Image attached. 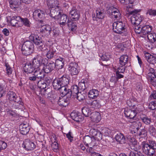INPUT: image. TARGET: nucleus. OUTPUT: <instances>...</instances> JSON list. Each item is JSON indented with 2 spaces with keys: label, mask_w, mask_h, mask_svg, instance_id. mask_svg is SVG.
I'll list each match as a JSON object with an SVG mask.
<instances>
[{
  "label": "nucleus",
  "mask_w": 156,
  "mask_h": 156,
  "mask_svg": "<svg viewBox=\"0 0 156 156\" xmlns=\"http://www.w3.org/2000/svg\"><path fill=\"white\" fill-rule=\"evenodd\" d=\"M140 12V10L134 9L129 12V15H132L130 18V20L133 24L136 25L135 31L138 34H141L142 30V27H141L139 25L140 22L142 20V17L138 13Z\"/></svg>",
  "instance_id": "1"
},
{
  "label": "nucleus",
  "mask_w": 156,
  "mask_h": 156,
  "mask_svg": "<svg viewBox=\"0 0 156 156\" xmlns=\"http://www.w3.org/2000/svg\"><path fill=\"white\" fill-rule=\"evenodd\" d=\"M142 145L144 152L148 156H155L156 142L152 140H149L148 143L143 142L142 143Z\"/></svg>",
  "instance_id": "2"
},
{
  "label": "nucleus",
  "mask_w": 156,
  "mask_h": 156,
  "mask_svg": "<svg viewBox=\"0 0 156 156\" xmlns=\"http://www.w3.org/2000/svg\"><path fill=\"white\" fill-rule=\"evenodd\" d=\"M34 45L33 43L29 41L25 42L22 45L21 51L23 54L28 55L33 51Z\"/></svg>",
  "instance_id": "3"
},
{
  "label": "nucleus",
  "mask_w": 156,
  "mask_h": 156,
  "mask_svg": "<svg viewBox=\"0 0 156 156\" xmlns=\"http://www.w3.org/2000/svg\"><path fill=\"white\" fill-rule=\"evenodd\" d=\"M69 78L67 75H64L58 79H55L53 82V87H55L56 89H58L59 85L61 86H67L69 84Z\"/></svg>",
  "instance_id": "4"
},
{
  "label": "nucleus",
  "mask_w": 156,
  "mask_h": 156,
  "mask_svg": "<svg viewBox=\"0 0 156 156\" xmlns=\"http://www.w3.org/2000/svg\"><path fill=\"white\" fill-rule=\"evenodd\" d=\"M29 39L36 45H40L39 49L41 50H43L45 47V45L44 44V41L42 40L41 37L36 34H32L29 36Z\"/></svg>",
  "instance_id": "5"
},
{
  "label": "nucleus",
  "mask_w": 156,
  "mask_h": 156,
  "mask_svg": "<svg viewBox=\"0 0 156 156\" xmlns=\"http://www.w3.org/2000/svg\"><path fill=\"white\" fill-rule=\"evenodd\" d=\"M113 30L115 33L121 34L125 31V26L122 21L114 22L113 24Z\"/></svg>",
  "instance_id": "6"
},
{
  "label": "nucleus",
  "mask_w": 156,
  "mask_h": 156,
  "mask_svg": "<svg viewBox=\"0 0 156 156\" xmlns=\"http://www.w3.org/2000/svg\"><path fill=\"white\" fill-rule=\"evenodd\" d=\"M51 8L50 16L55 20L58 17V15L62 13V11L58 6H55L54 7Z\"/></svg>",
  "instance_id": "7"
},
{
  "label": "nucleus",
  "mask_w": 156,
  "mask_h": 156,
  "mask_svg": "<svg viewBox=\"0 0 156 156\" xmlns=\"http://www.w3.org/2000/svg\"><path fill=\"white\" fill-rule=\"evenodd\" d=\"M42 57L39 55H37L34 58L32 64L36 70L40 69V67L42 64Z\"/></svg>",
  "instance_id": "8"
},
{
  "label": "nucleus",
  "mask_w": 156,
  "mask_h": 156,
  "mask_svg": "<svg viewBox=\"0 0 156 156\" xmlns=\"http://www.w3.org/2000/svg\"><path fill=\"white\" fill-rule=\"evenodd\" d=\"M137 113V111L136 109H125L124 111V114L127 117H129L132 119L131 121L136 119V115Z\"/></svg>",
  "instance_id": "9"
},
{
  "label": "nucleus",
  "mask_w": 156,
  "mask_h": 156,
  "mask_svg": "<svg viewBox=\"0 0 156 156\" xmlns=\"http://www.w3.org/2000/svg\"><path fill=\"white\" fill-rule=\"evenodd\" d=\"M22 147L27 151H31L35 148L36 145L33 142L27 139L24 141Z\"/></svg>",
  "instance_id": "10"
},
{
  "label": "nucleus",
  "mask_w": 156,
  "mask_h": 156,
  "mask_svg": "<svg viewBox=\"0 0 156 156\" xmlns=\"http://www.w3.org/2000/svg\"><path fill=\"white\" fill-rule=\"evenodd\" d=\"M33 18L37 20H40V21H42V20L45 18V12L40 9L35 10L33 13Z\"/></svg>",
  "instance_id": "11"
},
{
  "label": "nucleus",
  "mask_w": 156,
  "mask_h": 156,
  "mask_svg": "<svg viewBox=\"0 0 156 156\" xmlns=\"http://www.w3.org/2000/svg\"><path fill=\"white\" fill-rule=\"evenodd\" d=\"M147 78L151 83L156 82V70L150 68L147 75Z\"/></svg>",
  "instance_id": "12"
},
{
  "label": "nucleus",
  "mask_w": 156,
  "mask_h": 156,
  "mask_svg": "<svg viewBox=\"0 0 156 156\" xmlns=\"http://www.w3.org/2000/svg\"><path fill=\"white\" fill-rule=\"evenodd\" d=\"M59 85L58 89H57L55 88V87H53L54 89L57 90H59L60 93L62 96L70 97V94L71 93L70 92V90L69 89L67 90L66 87L67 86Z\"/></svg>",
  "instance_id": "13"
},
{
  "label": "nucleus",
  "mask_w": 156,
  "mask_h": 156,
  "mask_svg": "<svg viewBox=\"0 0 156 156\" xmlns=\"http://www.w3.org/2000/svg\"><path fill=\"white\" fill-rule=\"evenodd\" d=\"M70 97L66 96L59 97L58 103L61 106L66 107L69 103V99Z\"/></svg>",
  "instance_id": "14"
},
{
  "label": "nucleus",
  "mask_w": 156,
  "mask_h": 156,
  "mask_svg": "<svg viewBox=\"0 0 156 156\" xmlns=\"http://www.w3.org/2000/svg\"><path fill=\"white\" fill-rule=\"evenodd\" d=\"M45 50L47 52L46 54L47 57L49 59L52 58L56 55V52L58 49L55 46H53L51 47L49 50L47 48L45 49Z\"/></svg>",
  "instance_id": "15"
},
{
  "label": "nucleus",
  "mask_w": 156,
  "mask_h": 156,
  "mask_svg": "<svg viewBox=\"0 0 156 156\" xmlns=\"http://www.w3.org/2000/svg\"><path fill=\"white\" fill-rule=\"evenodd\" d=\"M83 142L86 146L90 145V146H95V143L94 138L90 136H85L83 138Z\"/></svg>",
  "instance_id": "16"
},
{
  "label": "nucleus",
  "mask_w": 156,
  "mask_h": 156,
  "mask_svg": "<svg viewBox=\"0 0 156 156\" xmlns=\"http://www.w3.org/2000/svg\"><path fill=\"white\" fill-rule=\"evenodd\" d=\"M55 68V65L54 62L47 63L44 65L42 70L44 73H48L51 72Z\"/></svg>",
  "instance_id": "17"
},
{
  "label": "nucleus",
  "mask_w": 156,
  "mask_h": 156,
  "mask_svg": "<svg viewBox=\"0 0 156 156\" xmlns=\"http://www.w3.org/2000/svg\"><path fill=\"white\" fill-rule=\"evenodd\" d=\"M19 128L20 133L23 135L27 134L30 130L28 124L25 122L20 125Z\"/></svg>",
  "instance_id": "18"
},
{
  "label": "nucleus",
  "mask_w": 156,
  "mask_h": 156,
  "mask_svg": "<svg viewBox=\"0 0 156 156\" xmlns=\"http://www.w3.org/2000/svg\"><path fill=\"white\" fill-rule=\"evenodd\" d=\"M78 66L77 64L76 63L72 62L70 64L68 69L72 75L77 74L78 73Z\"/></svg>",
  "instance_id": "19"
},
{
  "label": "nucleus",
  "mask_w": 156,
  "mask_h": 156,
  "mask_svg": "<svg viewBox=\"0 0 156 156\" xmlns=\"http://www.w3.org/2000/svg\"><path fill=\"white\" fill-rule=\"evenodd\" d=\"M58 17L55 20L58 21L60 25L64 26L66 24V22L67 20V16L62 13L58 16Z\"/></svg>",
  "instance_id": "20"
},
{
  "label": "nucleus",
  "mask_w": 156,
  "mask_h": 156,
  "mask_svg": "<svg viewBox=\"0 0 156 156\" xmlns=\"http://www.w3.org/2000/svg\"><path fill=\"white\" fill-rule=\"evenodd\" d=\"M21 20V17L20 16H14L12 17L10 20V23L13 26L16 27H20L19 23Z\"/></svg>",
  "instance_id": "21"
},
{
  "label": "nucleus",
  "mask_w": 156,
  "mask_h": 156,
  "mask_svg": "<svg viewBox=\"0 0 156 156\" xmlns=\"http://www.w3.org/2000/svg\"><path fill=\"white\" fill-rule=\"evenodd\" d=\"M24 72L27 74H31L35 69L32 65L31 63H27L24 67Z\"/></svg>",
  "instance_id": "22"
},
{
  "label": "nucleus",
  "mask_w": 156,
  "mask_h": 156,
  "mask_svg": "<svg viewBox=\"0 0 156 156\" xmlns=\"http://www.w3.org/2000/svg\"><path fill=\"white\" fill-rule=\"evenodd\" d=\"M51 30V27L48 25L42 26L40 29V32L44 35H49L50 33Z\"/></svg>",
  "instance_id": "23"
},
{
  "label": "nucleus",
  "mask_w": 156,
  "mask_h": 156,
  "mask_svg": "<svg viewBox=\"0 0 156 156\" xmlns=\"http://www.w3.org/2000/svg\"><path fill=\"white\" fill-rule=\"evenodd\" d=\"M152 30V27L148 25H145L142 27V30L140 35L142 37H144V36L150 33Z\"/></svg>",
  "instance_id": "24"
},
{
  "label": "nucleus",
  "mask_w": 156,
  "mask_h": 156,
  "mask_svg": "<svg viewBox=\"0 0 156 156\" xmlns=\"http://www.w3.org/2000/svg\"><path fill=\"white\" fill-rule=\"evenodd\" d=\"M104 14L103 10H97L96 15L95 14L92 15L93 19L94 21H98V19H102L104 18Z\"/></svg>",
  "instance_id": "25"
},
{
  "label": "nucleus",
  "mask_w": 156,
  "mask_h": 156,
  "mask_svg": "<svg viewBox=\"0 0 156 156\" xmlns=\"http://www.w3.org/2000/svg\"><path fill=\"white\" fill-rule=\"evenodd\" d=\"M70 92V97L73 94V98H76L78 99V86L76 84L72 86Z\"/></svg>",
  "instance_id": "26"
},
{
  "label": "nucleus",
  "mask_w": 156,
  "mask_h": 156,
  "mask_svg": "<svg viewBox=\"0 0 156 156\" xmlns=\"http://www.w3.org/2000/svg\"><path fill=\"white\" fill-rule=\"evenodd\" d=\"M34 73L37 80L38 81H41L44 79V73L43 72L42 70H41L40 69L35 70Z\"/></svg>",
  "instance_id": "27"
},
{
  "label": "nucleus",
  "mask_w": 156,
  "mask_h": 156,
  "mask_svg": "<svg viewBox=\"0 0 156 156\" xmlns=\"http://www.w3.org/2000/svg\"><path fill=\"white\" fill-rule=\"evenodd\" d=\"M91 118L92 121L96 122H99L101 119V116L99 113L97 112H92Z\"/></svg>",
  "instance_id": "28"
},
{
  "label": "nucleus",
  "mask_w": 156,
  "mask_h": 156,
  "mask_svg": "<svg viewBox=\"0 0 156 156\" xmlns=\"http://www.w3.org/2000/svg\"><path fill=\"white\" fill-rule=\"evenodd\" d=\"M64 60L62 58H60L56 59L55 64V67L57 69H62L64 65Z\"/></svg>",
  "instance_id": "29"
},
{
  "label": "nucleus",
  "mask_w": 156,
  "mask_h": 156,
  "mask_svg": "<svg viewBox=\"0 0 156 156\" xmlns=\"http://www.w3.org/2000/svg\"><path fill=\"white\" fill-rule=\"evenodd\" d=\"M13 101L15 102V106H13L14 108H21V107L23 106L24 103L22 101V99L19 97H18L16 99Z\"/></svg>",
  "instance_id": "30"
},
{
  "label": "nucleus",
  "mask_w": 156,
  "mask_h": 156,
  "mask_svg": "<svg viewBox=\"0 0 156 156\" xmlns=\"http://www.w3.org/2000/svg\"><path fill=\"white\" fill-rule=\"evenodd\" d=\"M38 86L41 89H44V92H45V94H48V92L47 91L48 90H50L48 88L44 89L46 88V86L48 85L46 84V83L44 82V81H39L37 83Z\"/></svg>",
  "instance_id": "31"
},
{
  "label": "nucleus",
  "mask_w": 156,
  "mask_h": 156,
  "mask_svg": "<svg viewBox=\"0 0 156 156\" xmlns=\"http://www.w3.org/2000/svg\"><path fill=\"white\" fill-rule=\"evenodd\" d=\"M88 105L92 110L99 108L101 106L99 101L96 100L93 101L90 103H89Z\"/></svg>",
  "instance_id": "32"
},
{
  "label": "nucleus",
  "mask_w": 156,
  "mask_h": 156,
  "mask_svg": "<svg viewBox=\"0 0 156 156\" xmlns=\"http://www.w3.org/2000/svg\"><path fill=\"white\" fill-rule=\"evenodd\" d=\"M69 16L75 21L78 20V12L77 9L73 8L70 11Z\"/></svg>",
  "instance_id": "33"
},
{
  "label": "nucleus",
  "mask_w": 156,
  "mask_h": 156,
  "mask_svg": "<svg viewBox=\"0 0 156 156\" xmlns=\"http://www.w3.org/2000/svg\"><path fill=\"white\" fill-rule=\"evenodd\" d=\"M116 141L119 143L123 144L126 142V139L124 135L121 134H117L115 136Z\"/></svg>",
  "instance_id": "34"
},
{
  "label": "nucleus",
  "mask_w": 156,
  "mask_h": 156,
  "mask_svg": "<svg viewBox=\"0 0 156 156\" xmlns=\"http://www.w3.org/2000/svg\"><path fill=\"white\" fill-rule=\"evenodd\" d=\"M99 95V91L96 89H92L88 93L89 97L91 99H95Z\"/></svg>",
  "instance_id": "35"
},
{
  "label": "nucleus",
  "mask_w": 156,
  "mask_h": 156,
  "mask_svg": "<svg viewBox=\"0 0 156 156\" xmlns=\"http://www.w3.org/2000/svg\"><path fill=\"white\" fill-rule=\"evenodd\" d=\"M140 118L142 122L146 125H150L151 122V118L146 115H142L140 116Z\"/></svg>",
  "instance_id": "36"
},
{
  "label": "nucleus",
  "mask_w": 156,
  "mask_h": 156,
  "mask_svg": "<svg viewBox=\"0 0 156 156\" xmlns=\"http://www.w3.org/2000/svg\"><path fill=\"white\" fill-rule=\"evenodd\" d=\"M7 98L10 101H13L18 97L16 93L12 91H9L8 93Z\"/></svg>",
  "instance_id": "37"
},
{
  "label": "nucleus",
  "mask_w": 156,
  "mask_h": 156,
  "mask_svg": "<svg viewBox=\"0 0 156 156\" xmlns=\"http://www.w3.org/2000/svg\"><path fill=\"white\" fill-rule=\"evenodd\" d=\"M128 57L126 55L121 56L119 59L120 63L122 66H125L128 62Z\"/></svg>",
  "instance_id": "38"
},
{
  "label": "nucleus",
  "mask_w": 156,
  "mask_h": 156,
  "mask_svg": "<svg viewBox=\"0 0 156 156\" xmlns=\"http://www.w3.org/2000/svg\"><path fill=\"white\" fill-rule=\"evenodd\" d=\"M58 1L57 0H48L47 5L49 8L54 7L55 6H58Z\"/></svg>",
  "instance_id": "39"
},
{
  "label": "nucleus",
  "mask_w": 156,
  "mask_h": 156,
  "mask_svg": "<svg viewBox=\"0 0 156 156\" xmlns=\"http://www.w3.org/2000/svg\"><path fill=\"white\" fill-rule=\"evenodd\" d=\"M113 8V7H110L107 10V13L108 16L111 19H114V20H116V17L114 14V12H112L113 10L112 9Z\"/></svg>",
  "instance_id": "40"
},
{
  "label": "nucleus",
  "mask_w": 156,
  "mask_h": 156,
  "mask_svg": "<svg viewBox=\"0 0 156 156\" xmlns=\"http://www.w3.org/2000/svg\"><path fill=\"white\" fill-rule=\"evenodd\" d=\"M147 37L150 42L154 43L156 41V34L150 33L147 35Z\"/></svg>",
  "instance_id": "41"
},
{
  "label": "nucleus",
  "mask_w": 156,
  "mask_h": 156,
  "mask_svg": "<svg viewBox=\"0 0 156 156\" xmlns=\"http://www.w3.org/2000/svg\"><path fill=\"white\" fill-rule=\"evenodd\" d=\"M82 112L83 114L86 117L89 116L92 113L89 108L86 107L83 108Z\"/></svg>",
  "instance_id": "42"
},
{
  "label": "nucleus",
  "mask_w": 156,
  "mask_h": 156,
  "mask_svg": "<svg viewBox=\"0 0 156 156\" xmlns=\"http://www.w3.org/2000/svg\"><path fill=\"white\" fill-rule=\"evenodd\" d=\"M146 15L151 16H156V10L153 9L152 8H147Z\"/></svg>",
  "instance_id": "43"
},
{
  "label": "nucleus",
  "mask_w": 156,
  "mask_h": 156,
  "mask_svg": "<svg viewBox=\"0 0 156 156\" xmlns=\"http://www.w3.org/2000/svg\"><path fill=\"white\" fill-rule=\"evenodd\" d=\"M87 97L86 94L84 93V91L80 92L79 90V101L84 102L85 100L86 97Z\"/></svg>",
  "instance_id": "44"
},
{
  "label": "nucleus",
  "mask_w": 156,
  "mask_h": 156,
  "mask_svg": "<svg viewBox=\"0 0 156 156\" xmlns=\"http://www.w3.org/2000/svg\"><path fill=\"white\" fill-rule=\"evenodd\" d=\"M85 80H82L80 82H79V90H81L82 92L84 91L83 90L85 89Z\"/></svg>",
  "instance_id": "45"
},
{
  "label": "nucleus",
  "mask_w": 156,
  "mask_h": 156,
  "mask_svg": "<svg viewBox=\"0 0 156 156\" xmlns=\"http://www.w3.org/2000/svg\"><path fill=\"white\" fill-rule=\"evenodd\" d=\"M126 104L129 107H134L136 104V101H135L133 99L127 100L126 102Z\"/></svg>",
  "instance_id": "46"
},
{
  "label": "nucleus",
  "mask_w": 156,
  "mask_h": 156,
  "mask_svg": "<svg viewBox=\"0 0 156 156\" xmlns=\"http://www.w3.org/2000/svg\"><path fill=\"white\" fill-rule=\"evenodd\" d=\"M28 77L29 80L32 81H36L37 83L39 81L38 80H37V78L36 77V76L34 72V73L33 74H28Z\"/></svg>",
  "instance_id": "47"
},
{
  "label": "nucleus",
  "mask_w": 156,
  "mask_h": 156,
  "mask_svg": "<svg viewBox=\"0 0 156 156\" xmlns=\"http://www.w3.org/2000/svg\"><path fill=\"white\" fill-rule=\"evenodd\" d=\"M52 149L55 152H57L58 151V146L57 143L54 142L51 145Z\"/></svg>",
  "instance_id": "48"
},
{
  "label": "nucleus",
  "mask_w": 156,
  "mask_h": 156,
  "mask_svg": "<svg viewBox=\"0 0 156 156\" xmlns=\"http://www.w3.org/2000/svg\"><path fill=\"white\" fill-rule=\"evenodd\" d=\"M112 9L113 10L112 12H114V14L115 15V17H116V20L119 19L120 18L121 14L119 10L114 7Z\"/></svg>",
  "instance_id": "49"
},
{
  "label": "nucleus",
  "mask_w": 156,
  "mask_h": 156,
  "mask_svg": "<svg viewBox=\"0 0 156 156\" xmlns=\"http://www.w3.org/2000/svg\"><path fill=\"white\" fill-rule=\"evenodd\" d=\"M102 137V134H101V132L98 131L97 134L94 136V137H93V138H94V142H95V140L98 141H99L101 140Z\"/></svg>",
  "instance_id": "50"
},
{
  "label": "nucleus",
  "mask_w": 156,
  "mask_h": 156,
  "mask_svg": "<svg viewBox=\"0 0 156 156\" xmlns=\"http://www.w3.org/2000/svg\"><path fill=\"white\" fill-rule=\"evenodd\" d=\"M148 131L152 135H154L156 133V129L152 125L149 126L148 128Z\"/></svg>",
  "instance_id": "51"
},
{
  "label": "nucleus",
  "mask_w": 156,
  "mask_h": 156,
  "mask_svg": "<svg viewBox=\"0 0 156 156\" xmlns=\"http://www.w3.org/2000/svg\"><path fill=\"white\" fill-rule=\"evenodd\" d=\"M70 116L73 120L77 122H78V114L77 113L72 112L70 114Z\"/></svg>",
  "instance_id": "52"
},
{
  "label": "nucleus",
  "mask_w": 156,
  "mask_h": 156,
  "mask_svg": "<svg viewBox=\"0 0 156 156\" xmlns=\"http://www.w3.org/2000/svg\"><path fill=\"white\" fill-rule=\"evenodd\" d=\"M20 21L23 22L25 26L27 27H30V23L28 20L27 18H21Z\"/></svg>",
  "instance_id": "53"
},
{
  "label": "nucleus",
  "mask_w": 156,
  "mask_h": 156,
  "mask_svg": "<svg viewBox=\"0 0 156 156\" xmlns=\"http://www.w3.org/2000/svg\"><path fill=\"white\" fill-rule=\"evenodd\" d=\"M128 155L129 156H144L141 154L138 153V152L136 151H130Z\"/></svg>",
  "instance_id": "54"
},
{
  "label": "nucleus",
  "mask_w": 156,
  "mask_h": 156,
  "mask_svg": "<svg viewBox=\"0 0 156 156\" xmlns=\"http://www.w3.org/2000/svg\"><path fill=\"white\" fill-rule=\"evenodd\" d=\"M149 108L152 110L156 109V101L150 102L148 105Z\"/></svg>",
  "instance_id": "55"
},
{
  "label": "nucleus",
  "mask_w": 156,
  "mask_h": 156,
  "mask_svg": "<svg viewBox=\"0 0 156 156\" xmlns=\"http://www.w3.org/2000/svg\"><path fill=\"white\" fill-rule=\"evenodd\" d=\"M5 66L6 67L7 74L9 75L12 74V68L10 67L9 64L6 63Z\"/></svg>",
  "instance_id": "56"
},
{
  "label": "nucleus",
  "mask_w": 156,
  "mask_h": 156,
  "mask_svg": "<svg viewBox=\"0 0 156 156\" xmlns=\"http://www.w3.org/2000/svg\"><path fill=\"white\" fill-rule=\"evenodd\" d=\"M98 131L95 129H91L90 130L89 134L92 137H94Z\"/></svg>",
  "instance_id": "57"
},
{
  "label": "nucleus",
  "mask_w": 156,
  "mask_h": 156,
  "mask_svg": "<svg viewBox=\"0 0 156 156\" xmlns=\"http://www.w3.org/2000/svg\"><path fill=\"white\" fill-rule=\"evenodd\" d=\"M147 131L144 128L141 129L140 131L138 133V135L140 136H141L142 137H144L147 135Z\"/></svg>",
  "instance_id": "58"
},
{
  "label": "nucleus",
  "mask_w": 156,
  "mask_h": 156,
  "mask_svg": "<svg viewBox=\"0 0 156 156\" xmlns=\"http://www.w3.org/2000/svg\"><path fill=\"white\" fill-rule=\"evenodd\" d=\"M131 122L132 123L133 125H135V127H141L142 126V123L141 122H140L138 120H135L133 121H131Z\"/></svg>",
  "instance_id": "59"
},
{
  "label": "nucleus",
  "mask_w": 156,
  "mask_h": 156,
  "mask_svg": "<svg viewBox=\"0 0 156 156\" xmlns=\"http://www.w3.org/2000/svg\"><path fill=\"white\" fill-rule=\"evenodd\" d=\"M117 81L115 76H112L110 80L111 83H109V86L111 87H113Z\"/></svg>",
  "instance_id": "60"
},
{
  "label": "nucleus",
  "mask_w": 156,
  "mask_h": 156,
  "mask_svg": "<svg viewBox=\"0 0 156 156\" xmlns=\"http://www.w3.org/2000/svg\"><path fill=\"white\" fill-rule=\"evenodd\" d=\"M156 60V58L155 57L151 55L149 58L147 60L148 62L150 63L153 64Z\"/></svg>",
  "instance_id": "61"
},
{
  "label": "nucleus",
  "mask_w": 156,
  "mask_h": 156,
  "mask_svg": "<svg viewBox=\"0 0 156 156\" xmlns=\"http://www.w3.org/2000/svg\"><path fill=\"white\" fill-rule=\"evenodd\" d=\"M7 147V144L4 141H0V149L1 151L2 149H4Z\"/></svg>",
  "instance_id": "62"
},
{
  "label": "nucleus",
  "mask_w": 156,
  "mask_h": 156,
  "mask_svg": "<svg viewBox=\"0 0 156 156\" xmlns=\"http://www.w3.org/2000/svg\"><path fill=\"white\" fill-rule=\"evenodd\" d=\"M101 59L103 61H107L109 60L110 56L109 55H106L105 54L101 56Z\"/></svg>",
  "instance_id": "63"
},
{
  "label": "nucleus",
  "mask_w": 156,
  "mask_h": 156,
  "mask_svg": "<svg viewBox=\"0 0 156 156\" xmlns=\"http://www.w3.org/2000/svg\"><path fill=\"white\" fill-rule=\"evenodd\" d=\"M92 148L91 147H90V148L89 149V152L91 153V156H100V154L95 152H93L92 151Z\"/></svg>",
  "instance_id": "64"
}]
</instances>
